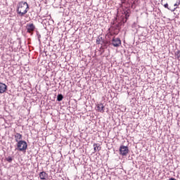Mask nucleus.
Masks as SVG:
<instances>
[{"instance_id":"1","label":"nucleus","mask_w":180,"mask_h":180,"mask_svg":"<svg viewBox=\"0 0 180 180\" xmlns=\"http://www.w3.org/2000/svg\"><path fill=\"white\" fill-rule=\"evenodd\" d=\"M28 9L29 4H27V2L20 1L18 6L17 13L19 15V16H25V15L27 13Z\"/></svg>"},{"instance_id":"2","label":"nucleus","mask_w":180,"mask_h":180,"mask_svg":"<svg viewBox=\"0 0 180 180\" xmlns=\"http://www.w3.org/2000/svg\"><path fill=\"white\" fill-rule=\"evenodd\" d=\"M16 146L17 147L15 148V150L21 151L22 153H25V151L27 150V143L26 141H20L17 142Z\"/></svg>"},{"instance_id":"3","label":"nucleus","mask_w":180,"mask_h":180,"mask_svg":"<svg viewBox=\"0 0 180 180\" xmlns=\"http://www.w3.org/2000/svg\"><path fill=\"white\" fill-rule=\"evenodd\" d=\"M105 101L96 104V110L100 113H105Z\"/></svg>"},{"instance_id":"4","label":"nucleus","mask_w":180,"mask_h":180,"mask_svg":"<svg viewBox=\"0 0 180 180\" xmlns=\"http://www.w3.org/2000/svg\"><path fill=\"white\" fill-rule=\"evenodd\" d=\"M120 155H122V157H126L127 154H129V147L121 146L119 149Z\"/></svg>"},{"instance_id":"5","label":"nucleus","mask_w":180,"mask_h":180,"mask_svg":"<svg viewBox=\"0 0 180 180\" xmlns=\"http://www.w3.org/2000/svg\"><path fill=\"white\" fill-rule=\"evenodd\" d=\"M111 41L114 47H120L122 44V40H120V38L113 37Z\"/></svg>"},{"instance_id":"6","label":"nucleus","mask_w":180,"mask_h":180,"mask_svg":"<svg viewBox=\"0 0 180 180\" xmlns=\"http://www.w3.org/2000/svg\"><path fill=\"white\" fill-rule=\"evenodd\" d=\"M27 32L28 33H33L34 32V29H36V27H34V25L33 23L27 24Z\"/></svg>"},{"instance_id":"7","label":"nucleus","mask_w":180,"mask_h":180,"mask_svg":"<svg viewBox=\"0 0 180 180\" xmlns=\"http://www.w3.org/2000/svg\"><path fill=\"white\" fill-rule=\"evenodd\" d=\"M15 141L18 143L19 141H23L22 139H23V136L18 132H16L14 135Z\"/></svg>"},{"instance_id":"8","label":"nucleus","mask_w":180,"mask_h":180,"mask_svg":"<svg viewBox=\"0 0 180 180\" xmlns=\"http://www.w3.org/2000/svg\"><path fill=\"white\" fill-rule=\"evenodd\" d=\"M39 178L41 180H46L49 178V174L46 172H41L39 173Z\"/></svg>"},{"instance_id":"9","label":"nucleus","mask_w":180,"mask_h":180,"mask_svg":"<svg viewBox=\"0 0 180 180\" xmlns=\"http://www.w3.org/2000/svg\"><path fill=\"white\" fill-rule=\"evenodd\" d=\"M162 5H163V6L165 8H166L167 9H169V11H172V12H174V11H175V9H176V7L174 8V9H171V8L168 7L167 3L164 4V1L163 0H162Z\"/></svg>"},{"instance_id":"10","label":"nucleus","mask_w":180,"mask_h":180,"mask_svg":"<svg viewBox=\"0 0 180 180\" xmlns=\"http://www.w3.org/2000/svg\"><path fill=\"white\" fill-rule=\"evenodd\" d=\"M8 86L4 83H0V91H6Z\"/></svg>"},{"instance_id":"11","label":"nucleus","mask_w":180,"mask_h":180,"mask_svg":"<svg viewBox=\"0 0 180 180\" xmlns=\"http://www.w3.org/2000/svg\"><path fill=\"white\" fill-rule=\"evenodd\" d=\"M94 151H99L101 150V146H99V144L98 143H94Z\"/></svg>"},{"instance_id":"12","label":"nucleus","mask_w":180,"mask_h":180,"mask_svg":"<svg viewBox=\"0 0 180 180\" xmlns=\"http://www.w3.org/2000/svg\"><path fill=\"white\" fill-rule=\"evenodd\" d=\"M63 99H64V96H63V94H58V96H57L58 102H61Z\"/></svg>"},{"instance_id":"13","label":"nucleus","mask_w":180,"mask_h":180,"mask_svg":"<svg viewBox=\"0 0 180 180\" xmlns=\"http://www.w3.org/2000/svg\"><path fill=\"white\" fill-rule=\"evenodd\" d=\"M6 161H7V162H12V161H13V157L8 156L6 158Z\"/></svg>"},{"instance_id":"14","label":"nucleus","mask_w":180,"mask_h":180,"mask_svg":"<svg viewBox=\"0 0 180 180\" xmlns=\"http://www.w3.org/2000/svg\"><path fill=\"white\" fill-rule=\"evenodd\" d=\"M124 15H125V18H126V19H129V17L130 15H129V13L127 12V11H126L124 12Z\"/></svg>"},{"instance_id":"15","label":"nucleus","mask_w":180,"mask_h":180,"mask_svg":"<svg viewBox=\"0 0 180 180\" xmlns=\"http://www.w3.org/2000/svg\"><path fill=\"white\" fill-rule=\"evenodd\" d=\"M102 39V37H98L96 39V44H101V39Z\"/></svg>"},{"instance_id":"16","label":"nucleus","mask_w":180,"mask_h":180,"mask_svg":"<svg viewBox=\"0 0 180 180\" xmlns=\"http://www.w3.org/2000/svg\"><path fill=\"white\" fill-rule=\"evenodd\" d=\"M175 56H176L177 58H180V51H176Z\"/></svg>"},{"instance_id":"17","label":"nucleus","mask_w":180,"mask_h":180,"mask_svg":"<svg viewBox=\"0 0 180 180\" xmlns=\"http://www.w3.org/2000/svg\"><path fill=\"white\" fill-rule=\"evenodd\" d=\"M108 94H110L111 98H112V95H113V94H115V92H113L112 91H108Z\"/></svg>"},{"instance_id":"18","label":"nucleus","mask_w":180,"mask_h":180,"mask_svg":"<svg viewBox=\"0 0 180 180\" xmlns=\"http://www.w3.org/2000/svg\"><path fill=\"white\" fill-rule=\"evenodd\" d=\"M179 3H176L174 4V6H179Z\"/></svg>"},{"instance_id":"19","label":"nucleus","mask_w":180,"mask_h":180,"mask_svg":"<svg viewBox=\"0 0 180 180\" xmlns=\"http://www.w3.org/2000/svg\"><path fill=\"white\" fill-rule=\"evenodd\" d=\"M4 92H5V91H0V94H4Z\"/></svg>"},{"instance_id":"20","label":"nucleus","mask_w":180,"mask_h":180,"mask_svg":"<svg viewBox=\"0 0 180 180\" xmlns=\"http://www.w3.org/2000/svg\"><path fill=\"white\" fill-rule=\"evenodd\" d=\"M128 92V95H129V94H130V91H127Z\"/></svg>"},{"instance_id":"21","label":"nucleus","mask_w":180,"mask_h":180,"mask_svg":"<svg viewBox=\"0 0 180 180\" xmlns=\"http://www.w3.org/2000/svg\"><path fill=\"white\" fill-rule=\"evenodd\" d=\"M108 98H109V95H108Z\"/></svg>"}]
</instances>
